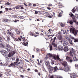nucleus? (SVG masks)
<instances>
[{"instance_id":"7ed1b4c3","label":"nucleus","mask_w":78,"mask_h":78,"mask_svg":"<svg viewBox=\"0 0 78 78\" xmlns=\"http://www.w3.org/2000/svg\"><path fill=\"white\" fill-rule=\"evenodd\" d=\"M16 62H13L12 63H11L9 66V67H12V66H15L16 65H17V62H18L19 61V58L18 57L16 58Z\"/></svg>"},{"instance_id":"603ef678","label":"nucleus","mask_w":78,"mask_h":78,"mask_svg":"<svg viewBox=\"0 0 78 78\" xmlns=\"http://www.w3.org/2000/svg\"><path fill=\"white\" fill-rule=\"evenodd\" d=\"M75 67H77V68H78V65H76V64H75Z\"/></svg>"},{"instance_id":"c03bdc74","label":"nucleus","mask_w":78,"mask_h":78,"mask_svg":"<svg viewBox=\"0 0 78 78\" xmlns=\"http://www.w3.org/2000/svg\"><path fill=\"white\" fill-rule=\"evenodd\" d=\"M75 17H76V19H78V14H76L75 15Z\"/></svg>"},{"instance_id":"cd10ccee","label":"nucleus","mask_w":78,"mask_h":78,"mask_svg":"<svg viewBox=\"0 0 78 78\" xmlns=\"http://www.w3.org/2000/svg\"><path fill=\"white\" fill-rule=\"evenodd\" d=\"M7 41L8 42H9V41H10V38L9 37L7 36Z\"/></svg>"},{"instance_id":"ddd939ff","label":"nucleus","mask_w":78,"mask_h":78,"mask_svg":"<svg viewBox=\"0 0 78 78\" xmlns=\"http://www.w3.org/2000/svg\"><path fill=\"white\" fill-rule=\"evenodd\" d=\"M76 9H75V8H74L72 10V12H73V13H74L75 11H78V6H76Z\"/></svg>"},{"instance_id":"13d9d810","label":"nucleus","mask_w":78,"mask_h":78,"mask_svg":"<svg viewBox=\"0 0 78 78\" xmlns=\"http://www.w3.org/2000/svg\"><path fill=\"white\" fill-rule=\"evenodd\" d=\"M17 21H19V20H15L14 21V22H17Z\"/></svg>"},{"instance_id":"0eeeda50","label":"nucleus","mask_w":78,"mask_h":78,"mask_svg":"<svg viewBox=\"0 0 78 78\" xmlns=\"http://www.w3.org/2000/svg\"><path fill=\"white\" fill-rule=\"evenodd\" d=\"M56 37H57L58 39L59 40V41H62V36L61 34H57L56 35Z\"/></svg>"},{"instance_id":"680f3d73","label":"nucleus","mask_w":78,"mask_h":78,"mask_svg":"<svg viewBox=\"0 0 78 78\" xmlns=\"http://www.w3.org/2000/svg\"><path fill=\"white\" fill-rule=\"evenodd\" d=\"M37 51H39V49L37 48L36 50Z\"/></svg>"},{"instance_id":"393cba45","label":"nucleus","mask_w":78,"mask_h":78,"mask_svg":"<svg viewBox=\"0 0 78 78\" xmlns=\"http://www.w3.org/2000/svg\"><path fill=\"white\" fill-rule=\"evenodd\" d=\"M58 6H59V8H62V5L61 4V3L59 2L58 3Z\"/></svg>"},{"instance_id":"dca6fc26","label":"nucleus","mask_w":78,"mask_h":78,"mask_svg":"<svg viewBox=\"0 0 78 78\" xmlns=\"http://www.w3.org/2000/svg\"><path fill=\"white\" fill-rule=\"evenodd\" d=\"M67 23H69L70 25H72L73 23V21L72 20H70L68 21Z\"/></svg>"},{"instance_id":"bb28decb","label":"nucleus","mask_w":78,"mask_h":78,"mask_svg":"<svg viewBox=\"0 0 78 78\" xmlns=\"http://www.w3.org/2000/svg\"><path fill=\"white\" fill-rule=\"evenodd\" d=\"M20 7H21V5H18L15 7V8L16 9H19Z\"/></svg>"},{"instance_id":"8fccbe9b","label":"nucleus","mask_w":78,"mask_h":78,"mask_svg":"<svg viewBox=\"0 0 78 78\" xmlns=\"http://www.w3.org/2000/svg\"><path fill=\"white\" fill-rule=\"evenodd\" d=\"M25 59V61H26L27 62H30L29 61H28V60H27V59Z\"/></svg>"},{"instance_id":"0e129e2a","label":"nucleus","mask_w":78,"mask_h":78,"mask_svg":"<svg viewBox=\"0 0 78 78\" xmlns=\"http://www.w3.org/2000/svg\"><path fill=\"white\" fill-rule=\"evenodd\" d=\"M16 33H17V34H20V31H19L18 32H17Z\"/></svg>"},{"instance_id":"de8ad7c7","label":"nucleus","mask_w":78,"mask_h":78,"mask_svg":"<svg viewBox=\"0 0 78 78\" xmlns=\"http://www.w3.org/2000/svg\"><path fill=\"white\" fill-rule=\"evenodd\" d=\"M51 31V29H49L48 30V31L51 34V31Z\"/></svg>"},{"instance_id":"774afa93","label":"nucleus","mask_w":78,"mask_h":78,"mask_svg":"<svg viewBox=\"0 0 78 78\" xmlns=\"http://www.w3.org/2000/svg\"><path fill=\"white\" fill-rule=\"evenodd\" d=\"M37 64L39 66V65H41V64H40V63L39 62H38V63H37Z\"/></svg>"},{"instance_id":"6e6d98bb","label":"nucleus","mask_w":78,"mask_h":78,"mask_svg":"<svg viewBox=\"0 0 78 78\" xmlns=\"http://www.w3.org/2000/svg\"><path fill=\"white\" fill-rule=\"evenodd\" d=\"M66 39H67V40H69V39H70L69 38V37H66Z\"/></svg>"},{"instance_id":"473e14b6","label":"nucleus","mask_w":78,"mask_h":78,"mask_svg":"<svg viewBox=\"0 0 78 78\" xmlns=\"http://www.w3.org/2000/svg\"><path fill=\"white\" fill-rule=\"evenodd\" d=\"M5 70H6L7 72H11V69H6Z\"/></svg>"},{"instance_id":"f257e3e1","label":"nucleus","mask_w":78,"mask_h":78,"mask_svg":"<svg viewBox=\"0 0 78 78\" xmlns=\"http://www.w3.org/2000/svg\"><path fill=\"white\" fill-rule=\"evenodd\" d=\"M63 50L64 51H69V52H67V55H70L71 56H73V54L74 55H75V50L72 48H70L69 49L65 47L64 48Z\"/></svg>"},{"instance_id":"423d86ee","label":"nucleus","mask_w":78,"mask_h":78,"mask_svg":"<svg viewBox=\"0 0 78 78\" xmlns=\"http://www.w3.org/2000/svg\"><path fill=\"white\" fill-rule=\"evenodd\" d=\"M70 31L71 33H73L74 34H77V32L75 30V29L74 28H70Z\"/></svg>"},{"instance_id":"f8f14e48","label":"nucleus","mask_w":78,"mask_h":78,"mask_svg":"<svg viewBox=\"0 0 78 78\" xmlns=\"http://www.w3.org/2000/svg\"><path fill=\"white\" fill-rule=\"evenodd\" d=\"M16 54V52L15 51H13L12 52V53H9L8 55V57H9V58H11L12 56L13 55H14V54Z\"/></svg>"},{"instance_id":"c85d7f7f","label":"nucleus","mask_w":78,"mask_h":78,"mask_svg":"<svg viewBox=\"0 0 78 78\" xmlns=\"http://www.w3.org/2000/svg\"><path fill=\"white\" fill-rule=\"evenodd\" d=\"M52 45H51L50 46V50H53V48Z\"/></svg>"},{"instance_id":"412c9836","label":"nucleus","mask_w":78,"mask_h":78,"mask_svg":"<svg viewBox=\"0 0 78 78\" xmlns=\"http://www.w3.org/2000/svg\"><path fill=\"white\" fill-rule=\"evenodd\" d=\"M69 15L71 17H72L73 20H75V17L74 16V15L72 13L69 14Z\"/></svg>"},{"instance_id":"58836bf2","label":"nucleus","mask_w":78,"mask_h":78,"mask_svg":"<svg viewBox=\"0 0 78 78\" xmlns=\"http://www.w3.org/2000/svg\"><path fill=\"white\" fill-rule=\"evenodd\" d=\"M30 61L31 62H32L33 63V64H34V61H33V60H32L31 59H30Z\"/></svg>"},{"instance_id":"c9c22d12","label":"nucleus","mask_w":78,"mask_h":78,"mask_svg":"<svg viewBox=\"0 0 78 78\" xmlns=\"http://www.w3.org/2000/svg\"><path fill=\"white\" fill-rule=\"evenodd\" d=\"M6 73L8 75V76H11V74L9 73L8 72H7Z\"/></svg>"},{"instance_id":"e433bc0d","label":"nucleus","mask_w":78,"mask_h":78,"mask_svg":"<svg viewBox=\"0 0 78 78\" xmlns=\"http://www.w3.org/2000/svg\"><path fill=\"white\" fill-rule=\"evenodd\" d=\"M3 20L5 22H8V20L4 18L3 19Z\"/></svg>"},{"instance_id":"ea45409f","label":"nucleus","mask_w":78,"mask_h":78,"mask_svg":"<svg viewBox=\"0 0 78 78\" xmlns=\"http://www.w3.org/2000/svg\"><path fill=\"white\" fill-rule=\"evenodd\" d=\"M60 25H61V26L62 27H64V26H65V24L61 23L60 24Z\"/></svg>"},{"instance_id":"09e8293b","label":"nucleus","mask_w":78,"mask_h":78,"mask_svg":"<svg viewBox=\"0 0 78 78\" xmlns=\"http://www.w3.org/2000/svg\"><path fill=\"white\" fill-rule=\"evenodd\" d=\"M47 9H49V10H50V9H51V8L50 7H47Z\"/></svg>"},{"instance_id":"2eb2a0df","label":"nucleus","mask_w":78,"mask_h":78,"mask_svg":"<svg viewBox=\"0 0 78 78\" xmlns=\"http://www.w3.org/2000/svg\"><path fill=\"white\" fill-rule=\"evenodd\" d=\"M46 16L49 17V18H52L53 16L51 14H50L49 13H48L46 15Z\"/></svg>"},{"instance_id":"338daca9","label":"nucleus","mask_w":78,"mask_h":78,"mask_svg":"<svg viewBox=\"0 0 78 78\" xmlns=\"http://www.w3.org/2000/svg\"><path fill=\"white\" fill-rule=\"evenodd\" d=\"M48 6H52V4H49V5H48Z\"/></svg>"},{"instance_id":"4d7b16f0","label":"nucleus","mask_w":78,"mask_h":78,"mask_svg":"<svg viewBox=\"0 0 78 78\" xmlns=\"http://www.w3.org/2000/svg\"><path fill=\"white\" fill-rule=\"evenodd\" d=\"M37 13H38V12H37V11H35V14H37Z\"/></svg>"},{"instance_id":"a18cd8bd","label":"nucleus","mask_w":78,"mask_h":78,"mask_svg":"<svg viewBox=\"0 0 78 78\" xmlns=\"http://www.w3.org/2000/svg\"><path fill=\"white\" fill-rule=\"evenodd\" d=\"M5 11H9V9L7 8H5Z\"/></svg>"},{"instance_id":"c756f323","label":"nucleus","mask_w":78,"mask_h":78,"mask_svg":"<svg viewBox=\"0 0 78 78\" xmlns=\"http://www.w3.org/2000/svg\"><path fill=\"white\" fill-rule=\"evenodd\" d=\"M74 42H78V39H75L74 40Z\"/></svg>"},{"instance_id":"5fc2aeb1","label":"nucleus","mask_w":78,"mask_h":78,"mask_svg":"<svg viewBox=\"0 0 78 78\" xmlns=\"http://www.w3.org/2000/svg\"><path fill=\"white\" fill-rule=\"evenodd\" d=\"M71 39H73V40H75V38L73 37H71Z\"/></svg>"},{"instance_id":"4468645a","label":"nucleus","mask_w":78,"mask_h":78,"mask_svg":"<svg viewBox=\"0 0 78 78\" xmlns=\"http://www.w3.org/2000/svg\"><path fill=\"white\" fill-rule=\"evenodd\" d=\"M7 33L8 34H10L11 35L12 37H13V36H14V34L12 33L11 32H10L9 31V30H8L7 31Z\"/></svg>"},{"instance_id":"9b49d317","label":"nucleus","mask_w":78,"mask_h":78,"mask_svg":"<svg viewBox=\"0 0 78 78\" xmlns=\"http://www.w3.org/2000/svg\"><path fill=\"white\" fill-rule=\"evenodd\" d=\"M70 68L68 65L67 66L65 67V69L64 70L65 72H69V71H70Z\"/></svg>"},{"instance_id":"9d476101","label":"nucleus","mask_w":78,"mask_h":78,"mask_svg":"<svg viewBox=\"0 0 78 78\" xmlns=\"http://www.w3.org/2000/svg\"><path fill=\"white\" fill-rule=\"evenodd\" d=\"M0 52L1 53H2V54H3L4 55H5V56H6L8 54L7 51L4 50H2V51H0Z\"/></svg>"},{"instance_id":"aec40b11","label":"nucleus","mask_w":78,"mask_h":78,"mask_svg":"<svg viewBox=\"0 0 78 78\" xmlns=\"http://www.w3.org/2000/svg\"><path fill=\"white\" fill-rule=\"evenodd\" d=\"M73 41L72 40L70 39H69L68 41V42L69 43V44H70V45H73V43L72 42Z\"/></svg>"},{"instance_id":"79ce46f5","label":"nucleus","mask_w":78,"mask_h":78,"mask_svg":"<svg viewBox=\"0 0 78 78\" xmlns=\"http://www.w3.org/2000/svg\"><path fill=\"white\" fill-rule=\"evenodd\" d=\"M12 18H16L17 16L16 15H13L12 16Z\"/></svg>"},{"instance_id":"20e7f679","label":"nucleus","mask_w":78,"mask_h":78,"mask_svg":"<svg viewBox=\"0 0 78 78\" xmlns=\"http://www.w3.org/2000/svg\"><path fill=\"white\" fill-rule=\"evenodd\" d=\"M59 42L61 43V44H62L63 43V45L64 46V47H66L68 44V43H67V41H66V40L65 39L60 41Z\"/></svg>"},{"instance_id":"a211bd4d","label":"nucleus","mask_w":78,"mask_h":78,"mask_svg":"<svg viewBox=\"0 0 78 78\" xmlns=\"http://www.w3.org/2000/svg\"><path fill=\"white\" fill-rule=\"evenodd\" d=\"M62 66H63L64 67L68 66V65H67V63L66 61L63 62L62 63Z\"/></svg>"},{"instance_id":"39448f33","label":"nucleus","mask_w":78,"mask_h":78,"mask_svg":"<svg viewBox=\"0 0 78 78\" xmlns=\"http://www.w3.org/2000/svg\"><path fill=\"white\" fill-rule=\"evenodd\" d=\"M48 69H50L51 71L54 70V72H55L57 71V70H58V67H57V66H55L54 68L53 67H51H51H48Z\"/></svg>"},{"instance_id":"bf43d9fd","label":"nucleus","mask_w":78,"mask_h":78,"mask_svg":"<svg viewBox=\"0 0 78 78\" xmlns=\"http://www.w3.org/2000/svg\"><path fill=\"white\" fill-rule=\"evenodd\" d=\"M54 77L53 76H50V78H54Z\"/></svg>"},{"instance_id":"e2e57ef3","label":"nucleus","mask_w":78,"mask_h":78,"mask_svg":"<svg viewBox=\"0 0 78 78\" xmlns=\"http://www.w3.org/2000/svg\"><path fill=\"white\" fill-rule=\"evenodd\" d=\"M57 78H63L61 76H59L57 77Z\"/></svg>"},{"instance_id":"69168bd1","label":"nucleus","mask_w":78,"mask_h":78,"mask_svg":"<svg viewBox=\"0 0 78 78\" xmlns=\"http://www.w3.org/2000/svg\"><path fill=\"white\" fill-rule=\"evenodd\" d=\"M9 10L10 11H11L12 10V9L11 8H9Z\"/></svg>"},{"instance_id":"7c9ffc66","label":"nucleus","mask_w":78,"mask_h":78,"mask_svg":"<svg viewBox=\"0 0 78 78\" xmlns=\"http://www.w3.org/2000/svg\"><path fill=\"white\" fill-rule=\"evenodd\" d=\"M30 36H33L34 35L33 32H30Z\"/></svg>"},{"instance_id":"2f4dec72","label":"nucleus","mask_w":78,"mask_h":78,"mask_svg":"<svg viewBox=\"0 0 78 78\" xmlns=\"http://www.w3.org/2000/svg\"><path fill=\"white\" fill-rule=\"evenodd\" d=\"M28 43L26 42L25 43H24L23 44V45H24L25 46H27V45H28Z\"/></svg>"},{"instance_id":"f704fd0d","label":"nucleus","mask_w":78,"mask_h":78,"mask_svg":"<svg viewBox=\"0 0 78 78\" xmlns=\"http://www.w3.org/2000/svg\"><path fill=\"white\" fill-rule=\"evenodd\" d=\"M6 48H9V47H10V46H9V44H6Z\"/></svg>"},{"instance_id":"3c124183","label":"nucleus","mask_w":78,"mask_h":78,"mask_svg":"<svg viewBox=\"0 0 78 78\" xmlns=\"http://www.w3.org/2000/svg\"><path fill=\"white\" fill-rule=\"evenodd\" d=\"M34 71L35 72H38V70L37 69H35L34 70Z\"/></svg>"},{"instance_id":"5701e85b","label":"nucleus","mask_w":78,"mask_h":78,"mask_svg":"<svg viewBox=\"0 0 78 78\" xmlns=\"http://www.w3.org/2000/svg\"><path fill=\"white\" fill-rule=\"evenodd\" d=\"M6 49L9 52H11L12 51V49L10 47L9 48H7Z\"/></svg>"},{"instance_id":"6ab92c4d","label":"nucleus","mask_w":78,"mask_h":78,"mask_svg":"<svg viewBox=\"0 0 78 78\" xmlns=\"http://www.w3.org/2000/svg\"><path fill=\"white\" fill-rule=\"evenodd\" d=\"M58 10L59 11V12H60V11H61L60 13H59L58 15V17H61L62 16V14L63 13V11H61V9H58Z\"/></svg>"},{"instance_id":"4be33fe9","label":"nucleus","mask_w":78,"mask_h":78,"mask_svg":"<svg viewBox=\"0 0 78 78\" xmlns=\"http://www.w3.org/2000/svg\"><path fill=\"white\" fill-rule=\"evenodd\" d=\"M46 65L47 67H51V66H50V63H49V62L48 61H46Z\"/></svg>"},{"instance_id":"49530a36","label":"nucleus","mask_w":78,"mask_h":78,"mask_svg":"<svg viewBox=\"0 0 78 78\" xmlns=\"http://www.w3.org/2000/svg\"><path fill=\"white\" fill-rule=\"evenodd\" d=\"M20 76L21 77V78H23L24 77V76H23V75H20Z\"/></svg>"},{"instance_id":"f03ea898","label":"nucleus","mask_w":78,"mask_h":78,"mask_svg":"<svg viewBox=\"0 0 78 78\" xmlns=\"http://www.w3.org/2000/svg\"><path fill=\"white\" fill-rule=\"evenodd\" d=\"M49 57H53V58L55 60H58L59 61L61 62L62 60L59 58V56L57 55L56 57V55H55L54 56L52 54H51L50 53L48 54Z\"/></svg>"},{"instance_id":"b1692460","label":"nucleus","mask_w":78,"mask_h":78,"mask_svg":"<svg viewBox=\"0 0 78 78\" xmlns=\"http://www.w3.org/2000/svg\"><path fill=\"white\" fill-rule=\"evenodd\" d=\"M58 49L60 50H63V47L62 46H58Z\"/></svg>"},{"instance_id":"6e6552de","label":"nucleus","mask_w":78,"mask_h":78,"mask_svg":"<svg viewBox=\"0 0 78 78\" xmlns=\"http://www.w3.org/2000/svg\"><path fill=\"white\" fill-rule=\"evenodd\" d=\"M56 39V37H55L54 38V40L53 41H52V42L51 43L52 45L54 46L55 47H57V44H56V43H55V40Z\"/></svg>"},{"instance_id":"f3484780","label":"nucleus","mask_w":78,"mask_h":78,"mask_svg":"<svg viewBox=\"0 0 78 78\" xmlns=\"http://www.w3.org/2000/svg\"><path fill=\"white\" fill-rule=\"evenodd\" d=\"M76 77V74L75 73H72L71 75V78H75Z\"/></svg>"},{"instance_id":"864d4df0","label":"nucleus","mask_w":78,"mask_h":78,"mask_svg":"<svg viewBox=\"0 0 78 78\" xmlns=\"http://www.w3.org/2000/svg\"><path fill=\"white\" fill-rule=\"evenodd\" d=\"M2 41V37H0V42H1Z\"/></svg>"},{"instance_id":"37998d69","label":"nucleus","mask_w":78,"mask_h":78,"mask_svg":"<svg viewBox=\"0 0 78 78\" xmlns=\"http://www.w3.org/2000/svg\"><path fill=\"white\" fill-rule=\"evenodd\" d=\"M15 31L17 33V32H18V31H19V30L18 29L16 28L15 29Z\"/></svg>"},{"instance_id":"72a5a7b5","label":"nucleus","mask_w":78,"mask_h":78,"mask_svg":"<svg viewBox=\"0 0 78 78\" xmlns=\"http://www.w3.org/2000/svg\"><path fill=\"white\" fill-rule=\"evenodd\" d=\"M61 31H63V34H66V30H62Z\"/></svg>"},{"instance_id":"4c0bfd02","label":"nucleus","mask_w":78,"mask_h":78,"mask_svg":"<svg viewBox=\"0 0 78 78\" xmlns=\"http://www.w3.org/2000/svg\"><path fill=\"white\" fill-rule=\"evenodd\" d=\"M22 39L23 41H24V42H25L27 41V39H25V37H23Z\"/></svg>"},{"instance_id":"a878e982","label":"nucleus","mask_w":78,"mask_h":78,"mask_svg":"<svg viewBox=\"0 0 78 78\" xmlns=\"http://www.w3.org/2000/svg\"><path fill=\"white\" fill-rule=\"evenodd\" d=\"M73 59L75 61H78V58L75 57H73Z\"/></svg>"},{"instance_id":"1a4fd4ad","label":"nucleus","mask_w":78,"mask_h":78,"mask_svg":"<svg viewBox=\"0 0 78 78\" xmlns=\"http://www.w3.org/2000/svg\"><path fill=\"white\" fill-rule=\"evenodd\" d=\"M66 59L68 62H70L71 63L72 62V58L71 57H69V56H67L66 57Z\"/></svg>"},{"instance_id":"052dcab7","label":"nucleus","mask_w":78,"mask_h":78,"mask_svg":"<svg viewBox=\"0 0 78 78\" xmlns=\"http://www.w3.org/2000/svg\"><path fill=\"white\" fill-rule=\"evenodd\" d=\"M5 75H6V76H8V74H7V73L5 72Z\"/></svg>"},{"instance_id":"a19ab883","label":"nucleus","mask_w":78,"mask_h":78,"mask_svg":"<svg viewBox=\"0 0 78 78\" xmlns=\"http://www.w3.org/2000/svg\"><path fill=\"white\" fill-rule=\"evenodd\" d=\"M4 45L3 44H1V48H4Z\"/></svg>"}]
</instances>
